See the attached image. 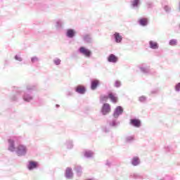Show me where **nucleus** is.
<instances>
[{
    "label": "nucleus",
    "mask_w": 180,
    "mask_h": 180,
    "mask_svg": "<svg viewBox=\"0 0 180 180\" xmlns=\"http://www.w3.org/2000/svg\"><path fill=\"white\" fill-rule=\"evenodd\" d=\"M131 125L136 127V128H139L141 125V122L140 120H131Z\"/></svg>",
    "instance_id": "5"
},
{
    "label": "nucleus",
    "mask_w": 180,
    "mask_h": 180,
    "mask_svg": "<svg viewBox=\"0 0 180 180\" xmlns=\"http://www.w3.org/2000/svg\"><path fill=\"white\" fill-rule=\"evenodd\" d=\"M24 100L25 101H30L31 100H32V97H26V96H25L24 97Z\"/></svg>",
    "instance_id": "22"
},
{
    "label": "nucleus",
    "mask_w": 180,
    "mask_h": 180,
    "mask_svg": "<svg viewBox=\"0 0 180 180\" xmlns=\"http://www.w3.org/2000/svg\"><path fill=\"white\" fill-rule=\"evenodd\" d=\"M75 35V31L72 30V29H69L67 32V36L68 37H70V39H72V37H74V36Z\"/></svg>",
    "instance_id": "12"
},
{
    "label": "nucleus",
    "mask_w": 180,
    "mask_h": 180,
    "mask_svg": "<svg viewBox=\"0 0 180 180\" xmlns=\"http://www.w3.org/2000/svg\"><path fill=\"white\" fill-rule=\"evenodd\" d=\"M54 62L56 65H60L61 60L60 59H55Z\"/></svg>",
    "instance_id": "24"
},
{
    "label": "nucleus",
    "mask_w": 180,
    "mask_h": 180,
    "mask_svg": "<svg viewBox=\"0 0 180 180\" xmlns=\"http://www.w3.org/2000/svg\"><path fill=\"white\" fill-rule=\"evenodd\" d=\"M150 48H153V49H156L158 48V44L157 42H155V41H150Z\"/></svg>",
    "instance_id": "16"
},
{
    "label": "nucleus",
    "mask_w": 180,
    "mask_h": 180,
    "mask_svg": "<svg viewBox=\"0 0 180 180\" xmlns=\"http://www.w3.org/2000/svg\"><path fill=\"white\" fill-rule=\"evenodd\" d=\"M65 176L67 178H71L73 176L72 168L68 167L65 171Z\"/></svg>",
    "instance_id": "10"
},
{
    "label": "nucleus",
    "mask_w": 180,
    "mask_h": 180,
    "mask_svg": "<svg viewBox=\"0 0 180 180\" xmlns=\"http://www.w3.org/2000/svg\"><path fill=\"white\" fill-rule=\"evenodd\" d=\"M139 0H134L132 5L133 6H137L139 4Z\"/></svg>",
    "instance_id": "20"
},
{
    "label": "nucleus",
    "mask_w": 180,
    "mask_h": 180,
    "mask_svg": "<svg viewBox=\"0 0 180 180\" xmlns=\"http://www.w3.org/2000/svg\"><path fill=\"white\" fill-rule=\"evenodd\" d=\"M99 84V80H93L91 82V89L92 90H95Z\"/></svg>",
    "instance_id": "14"
},
{
    "label": "nucleus",
    "mask_w": 180,
    "mask_h": 180,
    "mask_svg": "<svg viewBox=\"0 0 180 180\" xmlns=\"http://www.w3.org/2000/svg\"><path fill=\"white\" fill-rule=\"evenodd\" d=\"M176 91H180V83H178V84L176 85Z\"/></svg>",
    "instance_id": "25"
},
{
    "label": "nucleus",
    "mask_w": 180,
    "mask_h": 180,
    "mask_svg": "<svg viewBox=\"0 0 180 180\" xmlns=\"http://www.w3.org/2000/svg\"><path fill=\"white\" fill-rule=\"evenodd\" d=\"M15 58L17 60H22L21 56H19L18 55H16V56H15Z\"/></svg>",
    "instance_id": "26"
},
{
    "label": "nucleus",
    "mask_w": 180,
    "mask_h": 180,
    "mask_svg": "<svg viewBox=\"0 0 180 180\" xmlns=\"http://www.w3.org/2000/svg\"><path fill=\"white\" fill-rule=\"evenodd\" d=\"M122 112H123L122 107H120V106L117 107V108L114 112V117H119V115H120V114H122Z\"/></svg>",
    "instance_id": "6"
},
{
    "label": "nucleus",
    "mask_w": 180,
    "mask_h": 180,
    "mask_svg": "<svg viewBox=\"0 0 180 180\" xmlns=\"http://www.w3.org/2000/svg\"><path fill=\"white\" fill-rule=\"evenodd\" d=\"M84 155H86V157H91V155H93V153L91 151H86L84 153Z\"/></svg>",
    "instance_id": "19"
},
{
    "label": "nucleus",
    "mask_w": 180,
    "mask_h": 180,
    "mask_svg": "<svg viewBox=\"0 0 180 180\" xmlns=\"http://www.w3.org/2000/svg\"><path fill=\"white\" fill-rule=\"evenodd\" d=\"M8 143H9L8 150H10L11 151H14L15 150L14 141H12V139H8Z\"/></svg>",
    "instance_id": "9"
},
{
    "label": "nucleus",
    "mask_w": 180,
    "mask_h": 180,
    "mask_svg": "<svg viewBox=\"0 0 180 180\" xmlns=\"http://www.w3.org/2000/svg\"><path fill=\"white\" fill-rule=\"evenodd\" d=\"M87 180H92V179H87Z\"/></svg>",
    "instance_id": "33"
},
{
    "label": "nucleus",
    "mask_w": 180,
    "mask_h": 180,
    "mask_svg": "<svg viewBox=\"0 0 180 180\" xmlns=\"http://www.w3.org/2000/svg\"><path fill=\"white\" fill-rule=\"evenodd\" d=\"M108 62L116 63L118 60V58L114 53H110L108 58Z\"/></svg>",
    "instance_id": "4"
},
{
    "label": "nucleus",
    "mask_w": 180,
    "mask_h": 180,
    "mask_svg": "<svg viewBox=\"0 0 180 180\" xmlns=\"http://www.w3.org/2000/svg\"><path fill=\"white\" fill-rule=\"evenodd\" d=\"M130 139H134V138H133V136H131V138H129V140H130Z\"/></svg>",
    "instance_id": "31"
},
{
    "label": "nucleus",
    "mask_w": 180,
    "mask_h": 180,
    "mask_svg": "<svg viewBox=\"0 0 180 180\" xmlns=\"http://www.w3.org/2000/svg\"><path fill=\"white\" fill-rule=\"evenodd\" d=\"M139 24L141 25V26H146L148 25V19L143 18L139 20Z\"/></svg>",
    "instance_id": "15"
},
{
    "label": "nucleus",
    "mask_w": 180,
    "mask_h": 180,
    "mask_svg": "<svg viewBox=\"0 0 180 180\" xmlns=\"http://www.w3.org/2000/svg\"><path fill=\"white\" fill-rule=\"evenodd\" d=\"M108 98L111 100L112 103H117L118 101V98L117 97V96L113 94V93H109Z\"/></svg>",
    "instance_id": "7"
},
{
    "label": "nucleus",
    "mask_w": 180,
    "mask_h": 180,
    "mask_svg": "<svg viewBox=\"0 0 180 180\" xmlns=\"http://www.w3.org/2000/svg\"><path fill=\"white\" fill-rule=\"evenodd\" d=\"M27 153V148L24 145H19L17 147V153L18 155H23L24 154H26Z\"/></svg>",
    "instance_id": "1"
},
{
    "label": "nucleus",
    "mask_w": 180,
    "mask_h": 180,
    "mask_svg": "<svg viewBox=\"0 0 180 180\" xmlns=\"http://www.w3.org/2000/svg\"><path fill=\"white\" fill-rule=\"evenodd\" d=\"M114 37L115 39L116 43H121L122 40V37L120 34V33H115Z\"/></svg>",
    "instance_id": "11"
},
{
    "label": "nucleus",
    "mask_w": 180,
    "mask_h": 180,
    "mask_svg": "<svg viewBox=\"0 0 180 180\" xmlns=\"http://www.w3.org/2000/svg\"><path fill=\"white\" fill-rule=\"evenodd\" d=\"M76 91L80 94H84L86 91L84 86H77L76 87Z\"/></svg>",
    "instance_id": "8"
},
{
    "label": "nucleus",
    "mask_w": 180,
    "mask_h": 180,
    "mask_svg": "<svg viewBox=\"0 0 180 180\" xmlns=\"http://www.w3.org/2000/svg\"><path fill=\"white\" fill-rule=\"evenodd\" d=\"M80 52L85 55L86 56H91V51L88 49L87 48H85V46H80L79 49Z\"/></svg>",
    "instance_id": "3"
},
{
    "label": "nucleus",
    "mask_w": 180,
    "mask_h": 180,
    "mask_svg": "<svg viewBox=\"0 0 180 180\" xmlns=\"http://www.w3.org/2000/svg\"><path fill=\"white\" fill-rule=\"evenodd\" d=\"M111 109H110V105L108 103L103 104V108H102V113L104 115H106V114L110 112Z\"/></svg>",
    "instance_id": "2"
},
{
    "label": "nucleus",
    "mask_w": 180,
    "mask_h": 180,
    "mask_svg": "<svg viewBox=\"0 0 180 180\" xmlns=\"http://www.w3.org/2000/svg\"><path fill=\"white\" fill-rule=\"evenodd\" d=\"M108 97L107 96H104L103 97H101V100H102V101H107Z\"/></svg>",
    "instance_id": "23"
},
{
    "label": "nucleus",
    "mask_w": 180,
    "mask_h": 180,
    "mask_svg": "<svg viewBox=\"0 0 180 180\" xmlns=\"http://www.w3.org/2000/svg\"><path fill=\"white\" fill-rule=\"evenodd\" d=\"M37 60H38V58H32V62H36Z\"/></svg>",
    "instance_id": "28"
},
{
    "label": "nucleus",
    "mask_w": 180,
    "mask_h": 180,
    "mask_svg": "<svg viewBox=\"0 0 180 180\" xmlns=\"http://www.w3.org/2000/svg\"><path fill=\"white\" fill-rule=\"evenodd\" d=\"M84 41H89V40H90L89 35H84Z\"/></svg>",
    "instance_id": "21"
},
{
    "label": "nucleus",
    "mask_w": 180,
    "mask_h": 180,
    "mask_svg": "<svg viewBox=\"0 0 180 180\" xmlns=\"http://www.w3.org/2000/svg\"><path fill=\"white\" fill-rule=\"evenodd\" d=\"M141 100H142V99H144V98L143 97H141V98H140Z\"/></svg>",
    "instance_id": "30"
},
{
    "label": "nucleus",
    "mask_w": 180,
    "mask_h": 180,
    "mask_svg": "<svg viewBox=\"0 0 180 180\" xmlns=\"http://www.w3.org/2000/svg\"><path fill=\"white\" fill-rule=\"evenodd\" d=\"M37 162L35 161H30V164L28 165L29 169H33L34 168H37Z\"/></svg>",
    "instance_id": "13"
},
{
    "label": "nucleus",
    "mask_w": 180,
    "mask_h": 180,
    "mask_svg": "<svg viewBox=\"0 0 180 180\" xmlns=\"http://www.w3.org/2000/svg\"><path fill=\"white\" fill-rule=\"evenodd\" d=\"M169 44L170 46H176L177 44L176 39H171V41H169Z\"/></svg>",
    "instance_id": "18"
},
{
    "label": "nucleus",
    "mask_w": 180,
    "mask_h": 180,
    "mask_svg": "<svg viewBox=\"0 0 180 180\" xmlns=\"http://www.w3.org/2000/svg\"><path fill=\"white\" fill-rule=\"evenodd\" d=\"M115 86L116 87H120V86H121L120 82H115Z\"/></svg>",
    "instance_id": "27"
},
{
    "label": "nucleus",
    "mask_w": 180,
    "mask_h": 180,
    "mask_svg": "<svg viewBox=\"0 0 180 180\" xmlns=\"http://www.w3.org/2000/svg\"><path fill=\"white\" fill-rule=\"evenodd\" d=\"M77 172H80V170H79V169H77Z\"/></svg>",
    "instance_id": "29"
},
{
    "label": "nucleus",
    "mask_w": 180,
    "mask_h": 180,
    "mask_svg": "<svg viewBox=\"0 0 180 180\" xmlns=\"http://www.w3.org/2000/svg\"><path fill=\"white\" fill-rule=\"evenodd\" d=\"M132 164L134 165H138V164H139V157H134V158L132 159Z\"/></svg>",
    "instance_id": "17"
},
{
    "label": "nucleus",
    "mask_w": 180,
    "mask_h": 180,
    "mask_svg": "<svg viewBox=\"0 0 180 180\" xmlns=\"http://www.w3.org/2000/svg\"><path fill=\"white\" fill-rule=\"evenodd\" d=\"M167 6L165 7V9H167Z\"/></svg>",
    "instance_id": "32"
}]
</instances>
